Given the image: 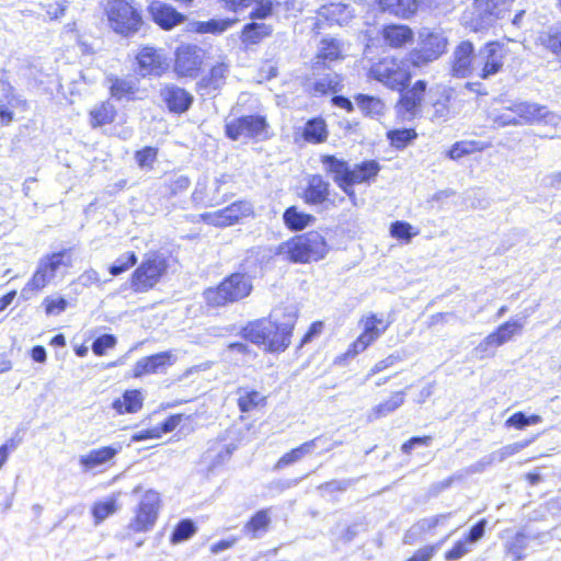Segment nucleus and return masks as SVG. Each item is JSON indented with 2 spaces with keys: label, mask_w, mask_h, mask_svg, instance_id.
I'll use <instances>...</instances> for the list:
<instances>
[{
  "label": "nucleus",
  "mask_w": 561,
  "mask_h": 561,
  "mask_svg": "<svg viewBox=\"0 0 561 561\" xmlns=\"http://www.w3.org/2000/svg\"><path fill=\"white\" fill-rule=\"evenodd\" d=\"M448 41L440 33L431 31L420 37L416 48L408 55L387 54L373 60L367 69L368 80L390 91H397L393 105L396 121L400 124L421 117L430 83L417 79L411 83L413 69H421L440 58L447 51Z\"/></svg>",
  "instance_id": "nucleus-1"
},
{
  "label": "nucleus",
  "mask_w": 561,
  "mask_h": 561,
  "mask_svg": "<svg viewBox=\"0 0 561 561\" xmlns=\"http://www.w3.org/2000/svg\"><path fill=\"white\" fill-rule=\"evenodd\" d=\"M324 173L331 176L354 207L358 206L356 185H371L378 179L381 164L376 159H365L354 165L336 154L323 153L319 157Z\"/></svg>",
  "instance_id": "nucleus-2"
},
{
  "label": "nucleus",
  "mask_w": 561,
  "mask_h": 561,
  "mask_svg": "<svg viewBox=\"0 0 561 561\" xmlns=\"http://www.w3.org/2000/svg\"><path fill=\"white\" fill-rule=\"evenodd\" d=\"M295 320L280 321L273 316L249 321L241 328L240 335L257 346H263L265 353H284L291 344Z\"/></svg>",
  "instance_id": "nucleus-3"
},
{
  "label": "nucleus",
  "mask_w": 561,
  "mask_h": 561,
  "mask_svg": "<svg viewBox=\"0 0 561 561\" xmlns=\"http://www.w3.org/2000/svg\"><path fill=\"white\" fill-rule=\"evenodd\" d=\"M253 288V279L248 272L234 271L216 285L205 288L202 297L207 309L217 310L243 301Z\"/></svg>",
  "instance_id": "nucleus-4"
},
{
  "label": "nucleus",
  "mask_w": 561,
  "mask_h": 561,
  "mask_svg": "<svg viewBox=\"0 0 561 561\" xmlns=\"http://www.w3.org/2000/svg\"><path fill=\"white\" fill-rule=\"evenodd\" d=\"M330 252L327 238L318 230L297 233L282 242L276 254L293 264H310L322 261Z\"/></svg>",
  "instance_id": "nucleus-5"
},
{
  "label": "nucleus",
  "mask_w": 561,
  "mask_h": 561,
  "mask_svg": "<svg viewBox=\"0 0 561 561\" xmlns=\"http://www.w3.org/2000/svg\"><path fill=\"white\" fill-rule=\"evenodd\" d=\"M103 14L111 31L122 37H131L145 25L141 4L136 0H106Z\"/></svg>",
  "instance_id": "nucleus-6"
},
{
  "label": "nucleus",
  "mask_w": 561,
  "mask_h": 561,
  "mask_svg": "<svg viewBox=\"0 0 561 561\" xmlns=\"http://www.w3.org/2000/svg\"><path fill=\"white\" fill-rule=\"evenodd\" d=\"M391 323L392 320L383 313L368 312L363 314L359 319V325L362 328L360 333L350 343L345 352L335 356L333 365L340 367L346 366L351 359L365 352L386 333Z\"/></svg>",
  "instance_id": "nucleus-7"
},
{
  "label": "nucleus",
  "mask_w": 561,
  "mask_h": 561,
  "mask_svg": "<svg viewBox=\"0 0 561 561\" xmlns=\"http://www.w3.org/2000/svg\"><path fill=\"white\" fill-rule=\"evenodd\" d=\"M552 118L553 113L546 105L523 101L503 107L494 115L493 123L499 127L536 125Z\"/></svg>",
  "instance_id": "nucleus-8"
},
{
  "label": "nucleus",
  "mask_w": 561,
  "mask_h": 561,
  "mask_svg": "<svg viewBox=\"0 0 561 561\" xmlns=\"http://www.w3.org/2000/svg\"><path fill=\"white\" fill-rule=\"evenodd\" d=\"M168 268V260L163 255L157 252L145 255L129 276L130 289L135 294L152 290L165 276Z\"/></svg>",
  "instance_id": "nucleus-9"
},
{
  "label": "nucleus",
  "mask_w": 561,
  "mask_h": 561,
  "mask_svg": "<svg viewBox=\"0 0 561 561\" xmlns=\"http://www.w3.org/2000/svg\"><path fill=\"white\" fill-rule=\"evenodd\" d=\"M163 501L161 493L154 489H148L142 494L133 511L126 529L131 535L151 531L160 516Z\"/></svg>",
  "instance_id": "nucleus-10"
},
{
  "label": "nucleus",
  "mask_w": 561,
  "mask_h": 561,
  "mask_svg": "<svg viewBox=\"0 0 561 561\" xmlns=\"http://www.w3.org/2000/svg\"><path fill=\"white\" fill-rule=\"evenodd\" d=\"M300 197L306 205L325 210L335 209L345 202V196L336 193L331 183L321 174L309 176Z\"/></svg>",
  "instance_id": "nucleus-11"
},
{
  "label": "nucleus",
  "mask_w": 561,
  "mask_h": 561,
  "mask_svg": "<svg viewBox=\"0 0 561 561\" xmlns=\"http://www.w3.org/2000/svg\"><path fill=\"white\" fill-rule=\"evenodd\" d=\"M220 4L221 9L229 13H241L252 7L249 13L250 20L264 21L275 15V12L279 8H284L286 11H293L295 7V0H285L283 2L278 0H216Z\"/></svg>",
  "instance_id": "nucleus-12"
},
{
  "label": "nucleus",
  "mask_w": 561,
  "mask_h": 561,
  "mask_svg": "<svg viewBox=\"0 0 561 561\" xmlns=\"http://www.w3.org/2000/svg\"><path fill=\"white\" fill-rule=\"evenodd\" d=\"M225 136L232 141H237L241 137L265 140L271 137L270 124L265 115H242L225 124Z\"/></svg>",
  "instance_id": "nucleus-13"
},
{
  "label": "nucleus",
  "mask_w": 561,
  "mask_h": 561,
  "mask_svg": "<svg viewBox=\"0 0 561 561\" xmlns=\"http://www.w3.org/2000/svg\"><path fill=\"white\" fill-rule=\"evenodd\" d=\"M206 50L192 43L179 45L173 54V72L181 79H195L203 72Z\"/></svg>",
  "instance_id": "nucleus-14"
},
{
  "label": "nucleus",
  "mask_w": 561,
  "mask_h": 561,
  "mask_svg": "<svg viewBox=\"0 0 561 561\" xmlns=\"http://www.w3.org/2000/svg\"><path fill=\"white\" fill-rule=\"evenodd\" d=\"M515 0H473L474 16L468 26L473 33H481L494 26L495 22L511 11Z\"/></svg>",
  "instance_id": "nucleus-15"
},
{
  "label": "nucleus",
  "mask_w": 561,
  "mask_h": 561,
  "mask_svg": "<svg viewBox=\"0 0 561 561\" xmlns=\"http://www.w3.org/2000/svg\"><path fill=\"white\" fill-rule=\"evenodd\" d=\"M254 215L253 205L249 201L239 199L221 209L201 214L199 219L208 226L226 228L238 225Z\"/></svg>",
  "instance_id": "nucleus-16"
},
{
  "label": "nucleus",
  "mask_w": 561,
  "mask_h": 561,
  "mask_svg": "<svg viewBox=\"0 0 561 561\" xmlns=\"http://www.w3.org/2000/svg\"><path fill=\"white\" fill-rule=\"evenodd\" d=\"M169 69L162 49L151 45L140 46L134 56V71L138 78H160Z\"/></svg>",
  "instance_id": "nucleus-17"
},
{
  "label": "nucleus",
  "mask_w": 561,
  "mask_h": 561,
  "mask_svg": "<svg viewBox=\"0 0 561 561\" xmlns=\"http://www.w3.org/2000/svg\"><path fill=\"white\" fill-rule=\"evenodd\" d=\"M510 50L504 41L493 39L484 43L479 50L480 72L479 78L486 80L504 69V64Z\"/></svg>",
  "instance_id": "nucleus-18"
},
{
  "label": "nucleus",
  "mask_w": 561,
  "mask_h": 561,
  "mask_svg": "<svg viewBox=\"0 0 561 561\" xmlns=\"http://www.w3.org/2000/svg\"><path fill=\"white\" fill-rule=\"evenodd\" d=\"M426 96H430L427 110L432 122H447L454 113V103L456 96L455 88L450 85H437L431 89ZM427 98H425L426 100ZM424 102L423 107L425 106Z\"/></svg>",
  "instance_id": "nucleus-19"
},
{
  "label": "nucleus",
  "mask_w": 561,
  "mask_h": 561,
  "mask_svg": "<svg viewBox=\"0 0 561 561\" xmlns=\"http://www.w3.org/2000/svg\"><path fill=\"white\" fill-rule=\"evenodd\" d=\"M345 58V43L340 38L325 36L318 44L310 69L313 72L329 69L331 65L342 62Z\"/></svg>",
  "instance_id": "nucleus-20"
},
{
  "label": "nucleus",
  "mask_w": 561,
  "mask_h": 561,
  "mask_svg": "<svg viewBox=\"0 0 561 561\" xmlns=\"http://www.w3.org/2000/svg\"><path fill=\"white\" fill-rule=\"evenodd\" d=\"M331 449L332 446L329 443V438L325 435H318L282 455L275 463V469H283L300 461L307 456H320L330 451Z\"/></svg>",
  "instance_id": "nucleus-21"
},
{
  "label": "nucleus",
  "mask_w": 561,
  "mask_h": 561,
  "mask_svg": "<svg viewBox=\"0 0 561 561\" xmlns=\"http://www.w3.org/2000/svg\"><path fill=\"white\" fill-rule=\"evenodd\" d=\"M378 38L386 48L403 50L414 43L415 34L408 24L390 22L380 27Z\"/></svg>",
  "instance_id": "nucleus-22"
},
{
  "label": "nucleus",
  "mask_w": 561,
  "mask_h": 561,
  "mask_svg": "<svg viewBox=\"0 0 561 561\" xmlns=\"http://www.w3.org/2000/svg\"><path fill=\"white\" fill-rule=\"evenodd\" d=\"M230 69V62L226 58L214 62L205 75L199 76L196 90L206 95L218 94L227 83Z\"/></svg>",
  "instance_id": "nucleus-23"
},
{
  "label": "nucleus",
  "mask_w": 561,
  "mask_h": 561,
  "mask_svg": "<svg viewBox=\"0 0 561 561\" xmlns=\"http://www.w3.org/2000/svg\"><path fill=\"white\" fill-rule=\"evenodd\" d=\"M107 92L117 102H136L144 99L145 90L140 88L138 78L111 75L106 78Z\"/></svg>",
  "instance_id": "nucleus-24"
},
{
  "label": "nucleus",
  "mask_w": 561,
  "mask_h": 561,
  "mask_svg": "<svg viewBox=\"0 0 561 561\" xmlns=\"http://www.w3.org/2000/svg\"><path fill=\"white\" fill-rule=\"evenodd\" d=\"M174 363L175 356L172 351L148 355L135 363L130 376L131 378L138 379L147 375L164 373Z\"/></svg>",
  "instance_id": "nucleus-25"
},
{
  "label": "nucleus",
  "mask_w": 561,
  "mask_h": 561,
  "mask_svg": "<svg viewBox=\"0 0 561 561\" xmlns=\"http://www.w3.org/2000/svg\"><path fill=\"white\" fill-rule=\"evenodd\" d=\"M305 93L309 98H324L339 93L343 88V77L337 72H328L318 79L305 77L302 80Z\"/></svg>",
  "instance_id": "nucleus-26"
},
{
  "label": "nucleus",
  "mask_w": 561,
  "mask_h": 561,
  "mask_svg": "<svg viewBox=\"0 0 561 561\" xmlns=\"http://www.w3.org/2000/svg\"><path fill=\"white\" fill-rule=\"evenodd\" d=\"M160 98L167 110L176 115L186 113L194 102L190 91L174 83L164 84L160 90Z\"/></svg>",
  "instance_id": "nucleus-27"
},
{
  "label": "nucleus",
  "mask_w": 561,
  "mask_h": 561,
  "mask_svg": "<svg viewBox=\"0 0 561 561\" xmlns=\"http://www.w3.org/2000/svg\"><path fill=\"white\" fill-rule=\"evenodd\" d=\"M147 10L152 22L163 31H171L186 21V15L169 3L151 1Z\"/></svg>",
  "instance_id": "nucleus-28"
},
{
  "label": "nucleus",
  "mask_w": 561,
  "mask_h": 561,
  "mask_svg": "<svg viewBox=\"0 0 561 561\" xmlns=\"http://www.w3.org/2000/svg\"><path fill=\"white\" fill-rule=\"evenodd\" d=\"M474 69V45L469 39L461 41L454 50L450 73L455 78H467Z\"/></svg>",
  "instance_id": "nucleus-29"
},
{
  "label": "nucleus",
  "mask_w": 561,
  "mask_h": 561,
  "mask_svg": "<svg viewBox=\"0 0 561 561\" xmlns=\"http://www.w3.org/2000/svg\"><path fill=\"white\" fill-rule=\"evenodd\" d=\"M119 451V445H107L94 448L79 457V465L84 472H90L102 467H110L114 465V460Z\"/></svg>",
  "instance_id": "nucleus-30"
},
{
  "label": "nucleus",
  "mask_w": 561,
  "mask_h": 561,
  "mask_svg": "<svg viewBox=\"0 0 561 561\" xmlns=\"http://www.w3.org/2000/svg\"><path fill=\"white\" fill-rule=\"evenodd\" d=\"M28 110L30 102L18 94L13 87L9 85V89L0 99V125H11L18 119L16 113H24Z\"/></svg>",
  "instance_id": "nucleus-31"
},
{
  "label": "nucleus",
  "mask_w": 561,
  "mask_h": 561,
  "mask_svg": "<svg viewBox=\"0 0 561 561\" xmlns=\"http://www.w3.org/2000/svg\"><path fill=\"white\" fill-rule=\"evenodd\" d=\"M330 131L327 121L318 115L308 118L302 126L296 129V139L310 145L324 144L329 138Z\"/></svg>",
  "instance_id": "nucleus-32"
},
{
  "label": "nucleus",
  "mask_w": 561,
  "mask_h": 561,
  "mask_svg": "<svg viewBox=\"0 0 561 561\" xmlns=\"http://www.w3.org/2000/svg\"><path fill=\"white\" fill-rule=\"evenodd\" d=\"M117 117L118 110L110 99L100 101L88 112V122L92 129L114 125Z\"/></svg>",
  "instance_id": "nucleus-33"
},
{
  "label": "nucleus",
  "mask_w": 561,
  "mask_h": 561,
  "mask_svg": "<svg viewBox=\"0 0 561 561\" xmlns=\"http://www.w3.org/2000/svg\"><path fill=\"white\" fill-rule=\"evenodd\" d=\"M272 25L251 20L242 26L239 33V39L243 48L249 49L261 44L265 38L272 36Z\"/></svg>",
  "instance_id": "nucleus-34"
},
{
  "label": "nucleus",
  "mask_w": 561,
  "mask_h": 561,
  "mask_svg": "<svg viewBox=\"0 0 561 561\" xmlns=\"http://www.w3.org/2000/svg\"><path fill=\"white\" fill-rule=\"evenodd\" d=\"M376 3L381 12L409 20L417 14L422 0H376Z\"/></svg>",
  "instance_id": "nucleus-35"
},
{
  "label": "nucleus",
  "mask_w": 561,
  "mask_h": 561,
  "mask_svg": "<svg viewBox=\"0 0 561 561\" xmlns=\"http://www.w3.org/2000/svg\"><path fill=\"white\" fill-rule=\"evenodd\" d=\"M145 396L140 389H126L122 396L114 399L112 409L118 415L136 414L144 408Z\"/></svg>",
  "instance_id": "nucleus-36"
},
{
  "label": "nucleus",
  "mask_w": 561,
  "mask_h": 561,
  "mask_svg": "<svg viewBox=\"0 0 561 561\" xmlns=\"http://www.w3.org/2000/svg\"><path fill=\"white\" fill-rule=\"evenodd\" d=\"M271 523V508H261L249 517L242 527V531L247 537L255 539L268 531Z\"/></svg>",
  "instance_id": "nucleus-37"
},
{
  "label": "nucleus",
  "mask_w": 561,
  "mask_h": 561,
  "mask_svg": "<svg viewBox=\"0 0 561 561\" xmlns=\"http://www.w3.org/2000/svg\"><path fill=\"white\" fill-rule=\"evenodd\" d=\"M121 508L119 493H113L102 501H96L91 506V515L95 526L101 525L106 518L114 515Z\"/></svg>",
  "instance_id": "nucleus-38"
},
{
  "label": "nucleus",
  "mask_w": 561,
  "mask_h": 561,
  "mask_svg": "<svg viewBox=\"0 0 561 561\" xmlns=\"http://www.w3.org/2000/svg\"><path fill=\"white\" fill-rule=\"evenodd\" d=\"M314 220L313 215L300 210L296 205L287 207L283 213V222L293 232L302 231L313 224Z\"/></svg>",
  "instance_id": "nucleus-39"
},
{
  "label": "nucleus",
  "mask_w": 561,
  "mask_h": 561,
  "mask_svg": "<svg viewBox=\"0 0 561 561\" xmlns=\"http://www.w3.org/2000/svg\"><path fill=\"white\" fill-rule=\"evenodd\" d=\"M237 392V405L241 413H251L267 403V398L255 389L239 388Z\"/></svg>",
  "instance_id": "nucleus-40"
},
{
  "label": "nucleus",
  "mask_w": 561,
  "mask_h": 561,
  "mask_svg": "<svg viewBox=\"0 0 561 561\" xmlns=\"http://www.w3.org/2000/svg\"><path fill=\"white\" fill-rule=\"evenodd\" d=\"M522 328L523 324L518 321H505L488 334L483 343L486 346H501L516 335Z\"/></svg>",
  "instance_id": "nucleus-41"
},
{
  "label": "nucleus",
  "mask_w": 561,
  "mask_h": 561,
  "mask_svg": "<svg viewBox=\"0 0 561 561\" xmlns=\"http://www.w3.org/2000/svg\"><path fill=\"white\" fill-rule=\"evenodd\" d=\"M407 391L404 389L393 391L391 396L376 404L369 413V420H378L398 410L405 401Z\"/></svg>",
  "instance_id": "nucleus-42"
},
{
  "label": "nucleus",
  "mask_w": 561,
  "mask_h": 561,
  "mask_svg": "<svg viewBox=\"0 0 561 561\" xmlns=\"http://www.w3.org/2000/svg\"><path fill=\"white\" fill-rule=\"evenodd\" d=\"M239 22L238 18L210 19L194 24V32L197 34L220 35L233 27Z\"/></svg>",
  "instance_id": "nucleus-43"
},
{
  "label": "nucleus",
  "mask_w": 561,
  "mask_h": 561,
  "mask_svg": "<svg viewBox=\"0 0 561 561\" xmlns=\"http://www.w3.org/2000/svg\"><path fill=\"white\" fill-rule=\"evenodd\" d=\"M191 185V180L187 175L172 174L161 186L162 197L165 199H173L184 195Z\"/></svg>",
  "instance_id": "nucleus-44"
},
{
  "label": "nucleus",
  "mask_w": 561,
  "mask_h": 561,
  "mask_svg": "<svg viewBox=\"0 0 561 561\" xmlns=\"http://www.w3.org/2000/svg\"><path fill=\"white\" fill-rule=\"evenodd\" d=\"M489 147V142H481L478 140H459L451 145V147L446 152V156L450 160H459L466 156L482 152Z\"/></svg>",
  "instance_id": "nucleus-45"
},
{
  "label": "nucleus",
  "mask_w": 561,
  "mask_h": 561,
  "mask_svg": "<svg viewBox=\"0 0 561 561\" xmlns=\"http://www.w3.org/2000/svg\"><path fill=\"white\" fill-rule=\"evenodd\" d=\"M539 45L561 60V24L554 25L540 33Z\"/></svg>",
  "instance_id": "nucleus-46"
},
{
  "label": "nucleus",
  "mask_w": 561,
  "mask_h": 561,
  "mask_svg": "<svg viewBox=\"0 0 561 561\" xmlns=\"http://www.w3.org/2000/svg\"><path fill=\"white\" fill-rule=\"evenodd\" d=\"M417 137H419V134L414 127L393 128V129H389L386 133V138H387L389 145L397 150L405 149Z\"/></svg>",
  "instance_id": "nucleus-47"
},
{
  "label": "nucleus",
  "mask_w": 561,
  "mask_h": 561,
  "mask_svg": "<svg viewBox=\"0 0 561 561\" xmlns=\"http://www.w3.org/2000/svg\"><path fill=\"white\" fill-rule=\"evenodd\" d=\"M528 546V536L523 533H516L504 545V552L513 561H522L526 558V549Z\"/></svg>",
  "instance_id": "nucleus-48"
},
{
  "label": "nucleus",
  "mask_w": 561,
  "mask_h": 561,
  "mask_svg": "<svg viewBox=\"0 0 561 561\" xmlns=\"http://www.w3.org/2000/svg\"><path fill=\"white\" fill-rule=\"evenodd\" d=\"M354 100L365 116L375 117L383 113L385 103L378 96L358 93Z\"/></svg>",
  "instance_id": "nucleus-49"
},
{
  "label": "nucleus",
  "mask_w": 561,
  "mask_h": 561,
  "mask_svg": "<svg viewBox=\"0 0 561 561\" xmlns=\"http://www.w3.org/2000/svg\"><path fill=\"white\" fill-rule=\"evenodd\" d=\"M159 148L153 146H145L135 151L134 158L136 164L141 170L151 171L158 160Z\"/></svg>",
  "instance_id": "nucleus-50"
},
{
  "label": "nucleus",
  "mask_w": 561,
  "mask_h": 561,
  "mask_svg": "<svg viewBox=\"0 0 561 561\" xmlns=\"http://www.w3.org/2000/svg\"><path fill=\"white\" fill-rule=\"evenodd\" d=\"M53 278L54 277L39 265L23 287V293L37 294L47 287Z\"/></svg>",
  "instance_id": "nucleus-51"
},
{
  "label": "nucleus",
  "mask_w": 561,
  "mask_h": 561,
  "mask_svg": "<svg viewBox=\"0 0 561 561\" xmlns=\"http://www.w3.org/2000/svg\"><path fill=\"white\" fill-rule=\"evenodd\" d=\"M196 531L197 527L195 523L188 518H184L175 524L169 540L172 545H176L190 539Z\"/></svg>",
  "instance_id": "nucleus-52"
},
{
  "label": "nucleus",
  "mask_w": 561,
  "mask_h": 561,
  "mask_svg": "<svg viewBox=\"0 0 561 561\" xmlns=\"http://www.w3.org/2000/svg\"><path fill=\"white\" fill-rule=\"evenodd\" d=\"M69 253V249L54 252L47 256L46 261L42 263L41 266L54 277L60 266H69L71 264Z\"/></svg>",
  "instance_id": "nucleus-53"
},
{
  "label": "nucleus",
  "mask_w": 561,
  "mask_h": 561,
  "mask_svg": "<svg viewBox=\"0 0 561 561\" xmlns=\"http://www.w3.org/2000/svg\"><path fill=\"white\" fill-rule=\"evenodd\" d=\"M417 234L419 230L413 229L408 221L397 220L390 225V236L402 243H409Z\"/></svg>",
  "instance_id": "nucleus-54"
},
{
  "label": "nucleus",
  "mask_w": 561,
  "mask_h": 561,
  "mask_svg": "<svg viewBox=\"0 0 561 561\" xmlns=\"http://www.w3.org/2000/svg\"><path fill=\"white\" fill-rule=\"evenodd\" d=\"M138 256L134 251H128L121 255L112 265L108 266V273L112 276H118L136 266Z\"/></svg>",
  "instance_id": "nucleus-55"
},
{
  "label": "nucleus",
  "mask_w": 561,
  "mask_h": 561,
  "mask_svg": "<svg viewBox=\"0 0 561 561\" xmlns=\"http://www.w3.org/2000/svg\"><path fill=\"white\" fill-rule=\"evenodd\" d=\"M42 307L47 317L58 316L66 311L69 301L62 296H46L42 301Z\"/></svg>",
  "instance_id": "nucleus-56"
},
{
  "label": "nucleus",
  "mask_w": 561,
  "mask_h": 561,
  "mask_svg": "<svg viewBox=\"0 0 561 561\" xmlns=\"http://www.w3.org/2000/svg\"><path fill=\"white\" fill-rule=\"evenodd\" d=\"M541 422V416L538 414L526 415L524 412L518 411L513 413L505 421L506 427H514L516 430H523L529 425H536Z\"/></svg>",
  "instance_id": "nucleus-57"
},
{
  "label": "nucleus",
  "mask_w": 561,
  "mask_h": 561,
  "mask_svg": "<svg viewBox=\"0 0 561 561\" xmlns=\"http://www.w3.org/2000/svg\"><path fill=\"white\" fill-rule=\"evenodd\" d=\"M472 550V547L468 541L462 537L456 540L453 546L444 552L445 561H458L469 554Z\"/></svg>",
  "instance_id": "nucleus-58"
},
{
  "label": "nucleus",
  "mask_w": 561,
  "mask_h": 561,
  "mask_svg": "<svg viewBox=\"0 0 561 561\" xmlns=\"http://www.w3.org/2000/svg\"><path fill=\"white\" fill-rule=\"evenodd\" d=\"M403 357L399 353L389 354L388 356L376 362L366 375V378H370L386 369H389L402 362Z\"/></svg>",
  "instance_id": "nucleus-59"
},
{
  "label": "nucleus",
  "mask_w": 561,
  "mask_h": 561,
  "mask_svg": "<svg viewBox=\"0 0 561 561\" xmlns=\"http://www.w3.org/2000/svg\"><path fill=\"white\" fill-rule=\"evenodd\" d=\"M117 339L113 334H102L98 336L92 343V352L96 356H104L108 350L116 346Z\"/></svg>",
  "instance_id": "nucleus-60"
},
{
  "label": "nucleus",
  "mask_w": 561,
  "mask_h": 561,
  "mask_svg": "<svg viewBox=\"0 0 561 561\" xmlns=\"http://www.w3.org/2000/svg\"><path fill=\"white\" fill-rule=\"evenodd\" d=\"M440 542L442 541H438V542H435L432 545H426V546L419 548L417 550H415L412 553V556H410L404 561H431L434 558V556L436 554V552L440 546Z\"/></svg>",
  "instance_id": "nucleus-61"
},
{
  "label": "nucleus",
  "mask_w": 561,
  "mask_h": 561,
  "mask_svg": "<svg viewBox=\"0 0 561 561\" xmlns=\"http://www.w3.org/2000/svg\"><path fill=\"white\" fill-rule=\"evenodd\" d=\"M183 420V414L176 413L169 415L164 421L156 425L154 428L159 432V438L164 434L173 432Z\"/></svg>",
  "instance_id": "nucleus-62"
},
{
  "label": "nucleus",
  "mask_w": 561,
  "mask_h": 561,
  "mask_svg": "<svg viewBox=\"0 0 561 561\" xmlns=\"http://www.w3.org/2000/svg\"><path fill=\"white\" fill-rule=\"evenodd\" d=\"M486 526L488 520L485 518H481L474 525H472L462 537L468 541V543L472 546V543L481 540L484 537Z\"/></svg>",
  "instance_id": "nucleus-63"
},
{
  "label": "nucleus",
  "mask_w": 561,
  "mask_h": 561,
  "mask_svg": "<svg viewBox=\"0 0 561 561\" xmlns=\"http://www.w3.org/2000/svg\"><path fill=\"white\" fill-rule=\"evenodd\" d=\"M49 20H58L62 18L67 10V1H54L43 5Z\"/></svg>",
  "instance_id": "nucleus-64"
}]
</instances>
